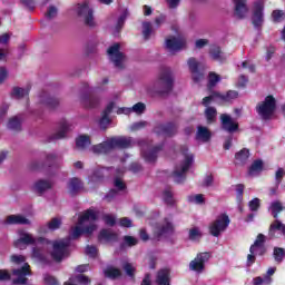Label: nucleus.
Wrapping results in <instances>:
<instances>
[{
	"label": "nucleus",
	"mask_w": 285,
	"mask_h": 285,
	"mask_svg": "<svg viewBox=\"0 0 285 285\" xmlns=\"http://www.w3.org/2000/svg\"><path fill=\"white\" fill-rule=\"evenodd\" d=\"M130 146H132L131 137L119 136L108 138L106 141L94 145L91 150L95 155H108V153L115 150V148L125 150L126 148H130Z\"/></svg>",
	"instance_id": "f257e3e1"
},
{
	"label": "nucleus",
	"mask_w": 285,
	"mask_h": 285,
	"mask_svg": "<svg viewBox=\"0 0 285 285\" xmlns=\"http://www.w3.org/2000/svg\"><path fill=\"white\" fill-rule=\"evenodd\" d=\"M175 88V77L170 68H163L158 75L157 80L154 82V92L164 97L170 95Z\"/></svg>",
	"instance_id": "f03ea898"
},
{
	"label": "nucleus",
	"mask_w": 285,
	"mask_h": 285,
	"mask_svg": "<svg viewBox=\"0 0 285 285\" xmlns=\"http://www.w3.org/2000/svg\"><path fill=\"white\" fill-rule=\"evenodd\" d=\"M268 210L272 217L275 219L268 228L269 239H277V230L285 237V224L279 220V213L284 210V205L279 200L271 203Z\"/></svg>",
	"instance_id": "7ed1b4c3"
},
{
	"label": "nucleus",
	"mask_w": 285,
	"mask_h": 285,
	"mask_svg": "<svg viewBox=\"0 0 285 285\" xmlns=\"http://www.w3.org/2000/svg\"><path fill=\"white\" fill-rule=\"evenodd\" d=\"M180 153L184 155L185 160L181 163L180 170L175 169L171 173V177L174 178L175 184H184V181H186V173L190 170V166H193L194 161L193 154H188V146L183 145L180 147Z\"/></svg>",
	"instance_id": "20e7f679"
},
{
	"label": "nucleus",
	"mask_w": 285,
	"mask_h": 285,
	"mask_svg": "<svg viewBox=\"0 0 285 285\" xmlns=\"http://www.w3.org/2000/svg\"><path fill=\"white\" fill-rule=\"evenodd\" d=\"M276 109L277 100L273 95H269L264 99V101L257 105L256 112L266 121L273 117Z\"/></svg>",
	"instance_id": "39448f33"
},
{
	"label": "nucleus",
	"mask_w": 285,
	"mask_h": 285,
	"mask_svg": "<svg viewBox=\"0 0 285 285\" xmlns=\"http://www.w3.org/2000/svg\"><path fill=\"white\" fill-rule=\"evenodd\" d=\"M70 238H62L53 242L51 257L53 262L60 263L63 262V257H68L70 253Z\"/></svg>",
	"instance_id": "423d86ee"
},
{
	"label": "nucleus",
	"mask_w": 285,
	"mask_h": 285,
	"mask_svg": "<svg viewBox=\"0 0 285 285\" xmlns=\"http://www.w3.org/2000/svg\"><path fill=\"white\" fill-rule=\"evenodd\" d=\"M228 226H230V218L226 214H222L209 225V234L213 237H219Z\"/></svg>",
	"instance_id": "0eeeda50"
},
{
	"label": "nucleus",
	"mask_w": 285,
	"mask_h": 285,
	"mask_svg": "<svg viewBox=\"0 0 285 285\" xmlns=\"http://www.w3.org/2000/svg\"><path fill=\"white\" fill-rule=\"evenodd\" d=\"M83 94L80 97V101L85 108H99L100 99L99 96L92 94V89L88 86V83L82 85Z\"/></svg>",
	"instance_id": "6e6552de"
},
{
	"label": "nucleus",
	"mask_w": 285,
	"mask_h": 285,
	"mask_svg": "<svg viewBox=\"0 0 285 285\" xmlns=\"http://www.w3.org/2000/svg\"><path fill=\"white\" fill-rule=\"evenodd\" d=\"M77 14L78 17H81L83 19L85 26H88L89 28H95V26H97V23L95 22V10L90 8L88 1L78 4Z\"/></svg>",
	"instance_id": "1a4fd4ad"
},
{
	"label": "nucleus",
	"mask_w": 285,
	"mask_h": 285,
	"mask_svg": "<svg viewBox=\"0 0 285 285\" xmlns=\"http://www.w3.org/2000/svg\"><path fill=\"white\" fill-rule=\"evenodd\" d=\"M154 132L164 137H175L179 132V124L175 121L159 124L154 128Z\"/></svg>",
	"instance_id": "9d476101"
},
{
	"label": "nucleus",
	"mask_w": 285,
	"mask_h": 285,
	"mask_svg": "<svg viewBox=\"0 0 285 285\" xmlns=\"http://www.w3.org/2000/svg\"><path fill=\"white\" fill-rule=\"evenodd\" d=\"M121 45L119 42L110 46L107 50V55L109 56V59L112 61L116 68H119V70H124V52H120Z\"/></svg>",
	"instance_id": "9b49d317"
},
{
	"label": "nucleus",
	"mask_w": 285,
	"mask_h": 285,
	"mask_svg": "<svg viewBox=\"0 0 285 285\" xmlns=\"http://www.w3.org/2000/svg\"><path fill=\"white\" fill-rule=\"evenodd\" d=\"M252 24L256 30H262V27L264 26V2L262 0L254 2Z\"/></svg>",
	"instance_id": "f8f14e48"
},
{
	"label": "nucleus",
	"mask_w": 285,
	"mask_h": 285,
	"mask_svg": "<svg viewBox=\"0 0 285 285\" xmlns=\"http://www.w3.org/2000/svg\"><path fill=\"white\" fill-rule=\"evenodd\" d=\"M210 259V253L204 252L197 254V256L189 263V269L195 271V273H203L206 268V262Z\"/></svg>",
	"instance_id": "ddd939ff"
},
{
	"label": "nucleus",
	"mask_w": 285,
	"mask_h": 285,
	"mask_svg": "<svg viewBox=\"0 0 285 285\" xmlns=\"http://www.w3.org/2000/svg\"><path fill=\"white\" fill-rule=\"evenodd\" d=\"M12 275H16L17 278L12 281L14 285H26L28 284V275H31L30 265L24 264L21 268L12 269Z\"/></svg>",
	"instance_id": "4468645a"
},
{
	"label": "nucleus",
	"mask_w": 285,
	"mask_h": 285,
	"mask_svg": "<svg viewBox=\"0 0 285 285\" xmlns=\"http://www.w3.org/2000/svg\"><path fill=\"white\" fill-rule=\"evenodd\" d=\"M220 126L222 129L225 130V132H229V135L239 130V122L233 120V117L228 114L220 115Z\"/></svg>",
	"instance_id": "2eb2a0df"
},
{
	"label": "nucleus",
	"mask_w": 285,
	"mask_h": 285,
	"mask_svg": "<svg viewBox=\"0 0 285 285\" xmlns=\"http://www.w3.org/2000/svg\"><path fill=\"white\" fill-rule=\"evenodd\" d=\"M39 101L42 106L49 108V110H55V108H59L61 100L55 96H50L48 91H41L39 95Z\"/></svg>",
	"instance_id": "dca6fc26"
},
{
	"label": "nucleus",
	"mask_w": 285,
	"mask_h": 285,
	"mask_svg": "<svg viewBox=\"0 0 285 285\" xmlns=\"http://www.w3.org/2000/svg\"><path fill=\"white\" fill-rule=\"evenodd\" d=\"M165 225H160L156 228L154 233V237L156 239H161V237H166V235H173L175 233V225L168 222V218H165Z\"/></svg>",
	"instance_id": "f3484780"
},
{
	"label": "nucleus",
	"mask_w": 285,
	"mask_h": 285,
	"mask_svg": "<svg viewBox=\"0 0 285 285\" xmlns=\"http://www.w3.org/2000/svg\"><path fill=\"white\" fill-rule=\"evenodd\" d=\"M233 3L235 17H237V19H246V14H248L247 0H233Z\"/></svg>",
	"instance_id": "a211bd4d"
},
{
	"label": "nucleus",
	"mask_w": 285,
	"mask_h": 285,
	"mask_svg": "<svg viewBox=\"0 0 285 285\" xmlns=\"http://www.w3.org/2000/svg\"><path fill=\"white\" fill-rule=\"evenodd\" d=\"M98 242L100 244H110V242H119V235L110 229H101L98 234Z\"/></svg>",
	"instance_id": "6ab92c4d"
},
{
	"label": "nucleus",
	"mask_w": 285,
	"mask_h": 285,
	"mask_svg": "<svg viewBox=\"0 0 285 285\" xmlns=\"http://www.w3.org/2000/svg\"><path fill=\"white\" fill-rule=\"evenodd\" d=\"M164 150V144L157 145L149 149L148 151H142V157L147 164H155L157 161V157L159 153Z\"/></svg>",
	"instance_id": "aec40b11"
},
{
	"label": "nucleus",
	"mask_w": 285,
	"mask_h": 285,
	"mask_svg": "<svg viewBox=\"0 0 285 285\" xmlns=\"http://www.w3.org/2000/svg\"><path fill=\"white\" fill-rule=\"evenodd\" d=\"M3 224L4 226H14V225L28 226L30 225V219L26 218V216H22V215H9L7 216Z\"/></svg>",
	"instance_id": "412c9836"
},
{
	"label": "nucleus",
	"mask_w": 285,
	"mask_h": 285,
	"mask_svg": "<svg viewBox=\"0 0 285 285\" xmlns=\"http://www.w3.org/2000/svg\"><path fill=\"white\" fill-rule=\"evenodd\" d=\"M68 130H70V125L68 124V120L62 119L59 124V131L50 136L48 141L50 142L56 141L57 139H65Z\"/></svg>",
	"instance_id": "4be33fe9"
},
{
	"label": "nucleus",
	"mask_w": 285,
	"mask_h": 285,
	"mask_svg": "<svg viewBox=\"0 0 285 285\" xmlns=\"http://www.w3.org/2000/svg\"><path fill=\"white\" fill-rule=\"evenodd\" d=\"M68 193L71 195V197H75L76 195H79L81 188H83V183L81 179L73 177L68 183Z\"/></svg>",
	"instance_id": "5701e85b"
},
{
	"label": "nucleus",
	"mask_w": 285,
	"mask_h": 285,
	"mask_svg": "<svg viewBox=\"0 0 285 285\" xmlns=\"http://www.w3.org/2000/svg\"><path fill=\"white\" fill-rule=\"evenodd\" d=\"M22 244H24V246H35V244H37V239L28 233H22L20 234V238L14 240L13 246L16 248H21Z\"/></svg>",
	"instance_id": "b1692460"
},
{
	"label": "nucleus",
	"mask_w": 285,
	"mask_h": 285,
	"mask_svg": "<svg viewBox=\"0 0 285 285\" xmlns=\"http://www.w3.org/2000/svg\"><path fill=\"white\" fill-rule=\"evenodd\" d=\"M209 57L213 61H218L219 63H224L226 61V56H224V51H222V47L217 45H212L209 48Z\"/></svg>",
	"instance_id": "393cba45"
},
{
	"label": "nucleus",
	"mask_w": 285,
	"mask_h": 285,
	"mask_svg": "<svg viewBox=\"0 0 285 285\" xmlns=\"http://www.w3.org/2000/svg\"><path fill=\"white\" fill-rule=\"evenodd\" d=\"M157 285H170V268H161L156 274Z\"/></svg>",
	"instance_id": "a878e982"
},
{
	"label": "nucleus",
	"mask_w": 285,
	"mask_h": 285,
	"mask_svg": "<svg viewBox=\"0 0 285 285\" xmlns=\"http://www.w3.org/2000/svg\"><path fill=\"white\" fill-rule=\"evenodd\" d=\"M184 46H186V41L177 39L176 37H171L166 40V48L173 52L181 50Z\"/></svg>",
	"instance_id": "bb28decb"
},
{
	"label": "nucleus",
	"mask_w": 285,
	"mask_h": 285,
	"mask_svg": "<svg viewBox=\"0 0 285 285\" xmlns=\"http://www.w3.org/2000/svg\"><path fill=\"white\" fill-rule=\"evenodd\" d=\"M249 158H250V150L247 148H243L235 154V165L246 166Z\"/></svg>",
	"instance_id": "cd10ccee"
},
{
	"label": "nucleus",
	"mask_w": 285,
	"mask_h": 285,
	"mask_svg": "<svg viewBox=\"0 0 285 285\" xmlns=\"http://www.w3.org/2000/svg\"><path fill=\"white\" fill-rule=\"evenodd\" d=\"M97 219H98L97 212H95V209L92 208H89L85 210L81 216H79L78 224L79 226H83L86 222H97Z\"/></svg>",
	"instance_id": "c85d7f7f"
},
{
	"label": "nucleus",
	"mask_w": 285,
	"mask_h": 285,
	"mask_svg": "<svg viewBox=\"0 0 285 285\" xmlns=\"http://www.w3.org/2000/svg\"><path fill=\"white\" fill-rule=\"evenodd\" d=\"M210 137H213V134L208 130V127H197L196 139L207 142L210 141Z\"/></svg>",
	"instance_id": "c756f323"
},
{
	"label": "nucleus",
	"mask_w": 285,
	"mask_h": 285,
	"mask_svg": "<svg viewBox=\"0 0 285 285\" xmlns=\"http://www.w3.org/2000/svg\"><path fill=\"white\" fill-rule=\"evenodd\" d=\"M33 188L38 195H43L46 190H50V188H52V183H50V180L40 179L35 183Z\"/></svg>",
	"instance_id": "7c9ffc66"
},
{
	"label": "nucleus",
	"mask_w": 285,
	"mask_h": 285,
	"mask_svg": "<svg viewBox=\"0 0 285 285\" xmlns=\"http://www.w3.org/2000/svg\"><path fill=\"white\" fill-rule=\"evenodd\" d=\"M207 124H215L217 121V108L207 107L204 111Z\"/></svg>",
	"instance_id": "2f4dec72"
},
{
	"label": "nucleus",
	"mask_w": 285,
	"mask_h": 285,
	"mask_svg": "<svg viewBox=\"0 0 285 285\" xmlns=\"http://www.w3.org/2000/svg\"><path fill=\"white\" fill-rule=\"evenodd\" d=\"M262 170H264V161L262 159H256L248 168V175H257V173H262Z\"/></svg>",
	"instance_id": "473e14b6"
},
{
	"label": "nucleus",
	"mask_w": 285,
	"mask_h": 285,
	"mask_svg": "<svg viewBox=\"0 0 285 285\" xmlns=\"http://www.w3.org/2000/svg\"><path fill=\"white\" fill-rule=\"evenodd\" d=\"M105 277H108V279H118V277H121V269L117 267L109 266L105 271Z\"/></svg>",
	"instance_id": "72a5a7b5"
},
{
	"label": "nucleus",
	"mask_w": 285,
	"mask_h": 285,
	"mask_svg": "<svg viewBox=\"0 0 285 285\" xmlns=\"http://www.w3.org/2000/svg\"><path fill=\"white\" fill-rule=\"evenodd\" d=\"M222 81V77L217 75L215 71H210L208 75V83H207V89L213 90L217 83Z\"/></svg>",
	"instance_id": "f704fd0d"
},
{
	"label": "nucleus",
	"mask_w": 285,
	"mask_h": 285,
	"mask_svg": "<svg viewBox=\"0 0 285 285\" xmlns=\"http://www.w3.org/2000/svg\"><path fill=\"white\" fill-rule=\"evenodd\" d=\"M90 144V136L88 135H81L76 139V146L77 148H81V150H83V148H88Z\"/></svg>",
	"instance_id": "c9c22d12"
},
{
	"label": "nucleus",
	"mask_w": 285,
	"mask_h": 285,
	"mask_svg": "<svg viewBox=\"0 0 285 285\" xmlns=\"http://www.w3.org/2000/svg\"><path fill=\"white\" fill-rule=\"evenodd\" d=\"M237 97H239V92H237L235 90H229L226 92V95H222L219 92L218 99H220V101L230 104V101H233L234 99H237Z\"/></svg>",
	"instance_id": "e433bc0d"
},
{
	"label": "nucleus",
	"mask_w": 285,
	"mask_h": 285,
	"mask_svg": "<svg viewBox=\"0 0 285 285\" xmlns=\"http://www.w3.org/2000/svg\"><path fill=\"white\" fill-rule=\"evenodd\" d=\"M7 128H9V130H14L16 132H19L21 130V119H19V117L17 116L9 119Z\"/></svg>",
	"instance_id": "4c0bfd02"
},
{
	"label": "nucleus",
	"mask_w": 285,
	"mask_h": 285,
	"mask_svg": "<svg viewBox=\"0 0 285 285\" xmlns=\"http://www.w3.org/2000/svg\"><path fill=\"white\" fill-rule=\"evenodd\" d=\"M215 99H219V91H212V94L203 98L202 104L205 108H210V105Z\"/></svg>",
	"instance_id": "58836bf2"
},
{
	"label": "nucleus",
	"mask_w": 285,
	"mask_h": 285,
	"mask_svg": "<svg viewBox=\"0 0 285 285\" xmlns=\"http://www.w3.org/2000/svg\"><path fill=\"white\" fill-rule=\"evenodd\" d=\"M11 95L17 99H23V97H28V95H30V89L13 87Z\"/></svg>",
	"instance_id": "ea45409f"
},
{
	"label": "nucleus",
	"mask_w": 285,
	"mask_h": 285,
	"mask_svg": "<svg viewBox=\"0 0 285 285\" xmlns=\"http://www.w3.org/2000/svg\"><path fill=\"white\" fill-rule=\"evenodd\" d=\"M82 235L83 228L81 226H75L71 227V232L66 239H70V242H72V239H79Z\"/></svg>",
	"instance_id": "a19ab883"
},
{
	"label": "nucleus",
	"mask_w": 285,
	"mask_h": 285,
	"mask_svg": "<svg viewBox=\"0 0 285 285\" xmlns=\"http://www.w3.org/2000/svg\"><path fill=\"white\" fill-rule=\"evenodd\" d=\"M273 257L276 264H282L285 257V249L284 247H274Z\"/></svg>",
	"instance_id": "79ce46f5"
},
{
	"label": "nucleus",
	"mask_w": 285,
	"mask_h": 285,
	"mask_svg": "<svg viewBox=\"0 0 285 285\" xmlns=\"http://www.w3.org/2000/svg\"><path fill=\"white\" fill-rule=\"evenodd\" d=\"M266 236L264 234H258L253 245L249 247V253H255V247L266 246Z\"/></svg>",
	"instance_id": "37998d69"
},
{
	"label": "nucleus",
	"mask_w": 285,
	"mask_h": 285,
	"mask_svg": "<svg viewBox=\"0 0 285 285\" xmlns=\"http://www.w3.org/2000/svg\"><path fill=\"white\" fill-rule=\"evenodd\" d=\"M89 179L94 184H99V181H104V169H95Z\"/></svg>",
	"instance_id": "c03bdc74"
},
{
	"label": "nucleus",
	"mask_w": 285,
	"mask_h": 285,
	"mask_svg": "<svg viewBox=\"0 0 285 285\" xmlns=\"http://www.w3.org/2000/svg\"><path fill=\"white\" fill-rule=\"evenodd\" d=\"M70 282H75L76 284L88 285L90 284V278L83 274H79L70 277Z\"/></svg>",
	"instance_id": "a18cd8bd"
},
{
	"label": "nucleus",
	"mask_w": 285,
	"mask_h": 285,
	"mask_svg": "<svg viewBox=\"0 0 285 285\" xmlns=\"http://www.w3.org/2000/svg\"><path fill=\"white\" fill-rule=\"evenodd\" d=\"M163 199L167 206H175V198L173 197V191L170 189L164 190Z\"/></svg>",
	"instance_id": "49530a36"
},
{
	"label": "nucleus",
	"mask_w": 285,
	"mask_h": 285,
	"mask_svg": "<svg viewBox=\"0 0 285 285\" xmlns=\"http://www.w3.org/2000/svg\"><path fill=\"white\" fill-rule=\"evenodd\" d=\"M150 35H153V24L150 22L142 23V37L146 41L150 39Z\"/></svg>",
	"instance_id": "de8ad7c7"
},
{
	"label": "nucleus",
	"mask_w": 285,
	"mask_h": 285,
	"mask_svg": "<svg viewBox=\"0 0 285 285\" xmlns=\"http://www.w3.org/2000/svg\"><path fill=\"white\" fill-rule=\"evenodd\" d=\"M111 121L112 120L110 119V116L107 114H101V118L99 119V126L101 130H106L108 126H110Z\"/></svg>",
	"instance_id": "09e8293b"
},
{
	"label": "nucleus",
	"mask_w": 285,
	"mask_h": 285,
	"mask_svg": "<svg viewBox=\"0 0 285 285\" xmlns=\"http://www.w3.org/2000/svg\"><path fill=\"white\" fill-rule=\"evenodd\" d=\"M248 208L252 213H257V210L262 208V200H259V198H254L249 200Z\"/></svg>",
	"instance_id": "8fccbe9b"
},
{
	"label": "nucleus",
	"mask_w": 285,
	"mask_h": 285,
	"mask_svg": "<svg viewBox=\"0 0 285 285\" xmlns=\"http://www.w3.org/2000/svg\"><path fill=\"white\" fill-rule=\"evenodd\" d=\"M246 187L244 186V184H237L236 185V202L237 204H242V202H244V189Z\"/></svg>",
	"instance_id": "3c124183"
},
{
	"label": "nucleus",
	"mask_w": 285,
	"mask_h": 285,
	"mask_svg": "<svg viewBox=\"0 0 285 285\" xmlns=\"http://www.w3.org/2000/svg\"><path fill=\"white\" fill-rule=\"evenodd\" d=\"M189 239L190 242H198V239H202V232H199V228L193 227L189 229Z\"/></svg>",
	"instance_id": "603ef678"
},
{
	"label": "nucleus",
	"mask_w": 285,
	"mask_h": 285,
	"mask_svg": "<svg viewBox=\"0 0 285 285\" xmlns=\"http://www.w3.org/2000/svg\"><path fill=\"white\" fill-rule=\"evenodd\" d=\"M122 268H124L126 275H128V277H131V279H135V273L137 269L132 266V264L125 263L122 265Z\"/></svg>",
	"instance_id": "864d4df0"
},
{
	"label": "nucleus",
	"mask_w": 285,
	"mask_h": 285,
	"mask_svg": "<svg viewBox=\"0 0 285 285\" xmlns=\"http://www.w3.org/2000/svg\"><path fill=\"white\" fill-rule=\"evenodd\" d=\"M85 253L95 259L99 255V249L95 245H87Z\"/></svg>",
	"instance_id": "5fc2aeb1"
},
{
	"label": "nucleus",
	"mask_w": 285,
	"mask_h": 285,
	"mask_svg": "<svg viewBox=\"0 0 285 285\" xmlns=\"http://www.w3.org/2000/svg\"><path fill=\"white\" fill-rule=\"evenodd\" d=\"M49 230H59L61 228V220L60 218H52L48 224H47Z\"/></svg>",
	"instance_id": "6e6d98bb"
},
{
	"label": "nucleus",
	"mask_w": 285,
	"mask_h": 285,
	"mask_svg": "<svg viewBox=\"0 0 285 285\" xmlns=\"http://www.w3.org/2000/svg\"><path fill=\"white\" fill-rule=\"evenodd\" d=\"M272 19L274 21V23H281L282 19H284V11L276 9L272 12Z\"/></svg>",
	"instance_id": "4d7b16f0"
},
{
	"label": "nucleus",
	"mask_w": 285,
	"mask_h": 285,
	"mask_svg": "<svg viewBox=\"0 0 285 285\" xmlns=\"http://www.w3.org/2000/svg\"><path fill=\"white\" fill-rule=\"evenodd\" d=\"M254 285H262V284H271L273 282V278L269 276H257L253 279Z\"/></svg>",
	"instance_id": "13d9d810"
},
{
	"label": "nucleus",
	"mask_w": 285,
	"mask_h": 285,
	"mask_svg": "<svg viewBox=\"0 0 285 285\" xmlns=\"http://www.w3.org/2000/svg\"><path fill=\"white\" fill-rule=\"evenodd\" d=\"M187 63L190 72H196L197 70H199V62L196 58H189Z\"/></svg>",
	"instance_id": "bf43d9fd"
},
{
	"label": "nucleus",
	"mask_w": 285,
	"mask_h": 285,
	"mask_svg": "<svg viewBox=\"0 0 285 285\" xmlns=\"http://www.w3.org/2000/svg\"><path fill=\"white\" fill-rule=\"evenodd\" d=\"M191 79L194 83H200V81H204V72L199 71V69L191 71Z\"/></svg>",
	"instance_id": "052dcab7"
},
{
	"label": "nucleus",
	"mask_w": 285,
	"mask_h": 285,
	"mask_svg": "<svg viewBox=\"0 0 285 285\" xmlns=\"http://www.w3.org/2000/svg\"><path fill=\"white\" fill-rule=\"evenodd\" d=\"M131 110L136 112L137 115H144L146 110V104L144 102H137L136 105L132 106Z\"/></svg>",
	"instance_id": "680f3d73"
},
{
	"label": "nucleus",
	"mask_w": 285,
	"mask_h": 285,
	"mask_svg": "<svg viewBox=\"0 0 285 285\" xmlns=\"http://www.w3.org/2000/svg\"><path fill=\"white\" fill-rule=\"evenodd\" d=\"M188 202H195V204H206V199L203 194H197L195 196H189Z\"/></svg>",
	"instance_id": "e2e57ef3"
},
{
	"label": "nucleus",
	"mask_w": 285,
	"mask_h": 285,
	"mask_svg": "<svg viewBox=\"0 0 285 285\" xmlns=\"http://www.w3.org/2000/svg\"><path fill=\"white\" fill-rule=\"evenodd\" d=\"M57 7L55 6H50L47 10V12L45 13L46 19H55V17H57Z\"/></svg>",
	"instance_id": "0e129e2a"
},
{
	"label": "nucleus",
	"mask_w": 285,
	"mask_h": 285,
	"mask_svg": "<svg viewBox=\"0 0 285 285\" xmlns=\"http://www.w3.org/2000/svg\"><path fill=\"white\" fill-rule=\"evenodd\" d=\"M117 195H119V191H117V189H110L104 197L105 202H112V199H115V197H117Z\"/></svg>",
	"instance_id": "69168bd1"
},
{
	"label": "nucleus",
	"mask_w": 285,
	"mask_h": 285,
	"mask_svg": "<svg viewBox=\"0 0 285 285\" xmlns=\"http://www.w3.org/2000/svg\"><path fill=\"white\" fill-rule=\"evenodd\" d=\"M124 23H126V13H122L116 24V32H121V28H124Z\"/></svg>",
	"instance_id": "338daca9"
},
{
	"label": "nucleus",
	"mask_w": 285,
	"mask_h": 285,
	"mask_svg": "<svg viewBox=\"0 0 285 285\" xmlns=\"http://www.w3.org/2000/svg\"><path fill=\"white\" fill-rule=\"evenodd\" d=\"M45 284L47 285H59V282L55 276H51L50 274L45 275Z\"/></svg>",
	"instance_id": "774afa93"
}]
</instances>
